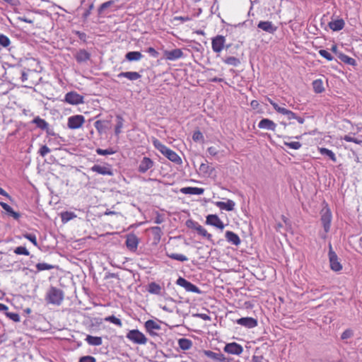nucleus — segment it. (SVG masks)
Wrapping results in <instances>:
<instances>
[{
  "label": "nucleus",
  "instance_id": "49",
  "mask_svg": "<svg viewBox=\"0 0 362 362\" xmlns=\"http://www.w3.org/2000/svg\"><path fill=\"white\" fill-rule=\"evenodd\" d=\"M5 315L6 317H8L9 319L13 320L15 322H20V316L18 313H10V312H5Z\"/></svg>",
  "mask_w": 362,
  "mask_h": 362
},
{
  "label": "nucleus",
  "instance_id": "26",
  "mask_svg": "<svg viewBox=\"0 0 362 362\" xmlns=\"http://www.w3.org/2000/svg\"><path fill=\"white\" fill-rule=\"evenodd\" d=\"M328 25L333 31H339L344 28L345 23L342 18H340L330 21Z\"/></svg>",
  "mask_w": 362,
  "mask_h": 362
},
{
  "label": "nucleus",
  "instance_id": "10",
  "mask_svg": "<svg viewBox=\"0 0 362 362\" xmlns=\"http://www.w3.org/2000/svg\"><path fill=\"white\" fill-rule=\"evenodd\" d=\"M64 101L71 105H78L83 103V97L75 91H71L65 95Z\"/></svg>",
  "mask_w": 362,
  "mask_h": 362
},
{
  "label": "nucleus",
  "instance_id": "55",
  "mask_svg": "<svg viewBox=\"0 0 362 362\" xmlns=\"http://www.w3.org/2000/svg\"><path fill=\"white\" fill-rule=\"evenodd\" d=\"M50 152V149L46 146H42L39 151V153L41 156L44 157Z\"/></svg>",
  "mask_w": 362,
  "mask_h": 362
},
{
  "label": "nucleus",
  "instance_id": "63",
  "mask_svg": "<svg viewBox=\"0 0 362 362\" xmlns=\"http://www.w3.org/2000/svg\"><path fill=\"white\" fill-rule=\"evenodd\" d=\"M286 116L287 117L288 119H292L297 118L296 114L289 110H288Z\"/></svg>",
  "mask_w": 362,
  "mask_h": 362
},
{
  "label": "nucleus",
  "instance_id": "19",
  "mask_svg": "<svg viewBox=\"0 0 362 362\" xmlns=\"http://www.w3.org/2000/svg\"><path fill=\"white\" fill-rule=\"evenodd\" d=\"M144 327L146 332L152 337L157 336V333L154 330L160 329V326L152 320H148L145 322Z\"/></svg>",
  "mask_w": 362,
  "mask_h": 362
},
{
  "label": "nucleus",
  "instance_id": "9",
  "mask_svg": "<svg viewBox=\"0 0 362 362\" xmlns=\"http://www.w3.org/2000/svg\"><path fill=\"white\" fill-rule=\"evenodd\" d=\"M226 37L223 35H218L212 38L211 47L214 52L219 53L224 48Z\"/></svg>",
  "mask_w": 362,
  "mask_h": 362
},
{
  "label": "nucleus",
  "instance_id": "57",
  "mask_svg": "<svg viewBox=\"0 0 362 362\" xmlns=\"http://www.w3.org/2000/svg\"><path fill=\"white\" fill-rule=\"evenodd\" d=\"M94 5L93 3L90 4L88 6V8L86 10V11L83 14V18L84 20H86L88 17L90 15L91 11L93 9Z\"/></svg>",
  "mask_w": 362,
  "mask_h": 362
},
{
  "label": "nucleus",
  "instance_id": "25",
  "mask_svg": "<svg viewBox=\"0 0 362 362\" xmlns=\"http://www.w3.org/2000/svg\"><path fill=\"white\" fill-rule=\"evenodd\" d=\"M181 192L186 194H197L201 195L204 193V189L203 188L195 187H187L181 189Z\"/></svg>",
  "mask_w": 362,
  "mask_h": 362
},
{
  "label": "nucleus",
  "instance_id": "13",
  "mask_svg": "<svg viewBox=\"0 0 362 362\" xmlns=\"http://www.w3.org/2000/svg\"><path fill=\"white\" fill-rule=\"evenodd\" d=\"M236 323L248 329L254 328L257 326V320L251 317L239 318L236 320Z\"/></svg>",
  "mask_w": 362,
  "mask_h": 362
},
{
  "label": "nucleus",
  "instance_id": "29",
  "mask_svg": "<svg viewBox=\"0 0 362 362\" xmlns=\"http://www.w3.org/2000/svg\"><path fill=\"white\" fill-rule=\"evenodd\" d=\"M337 57L344 63L351 65V66H356V61L348 55L344 54V53H339L337 54Z\"/></svg>",
  "mask_w": 362,
  "mask_h": 362
},
{
  "label": "nucleus",
  "instance_id": "47",
  "mask_svg": "<svg viewBox=\"0 0 362 362\" xmlns=\"http://www.w3.org/2000/svg\"><path fill=\"white\" fill-rule=\"evenodd\" d=\"M25 238L30 240L35 246L37 247L36 235L33 233H25L23 235Z\"/></svg>",
  "mask_w": 362,
  "mask_h": 362
},
{
  "label": "nucleus",
  "instance_id": "46",
  "mask_svg": "<svg viewBox=\"0 0 362 362\" xmlns=\"http://www.w3.org/2000/svg\"><path fill=\"white\" fill-rule=\"evenodd\" d=\"M11 44L10 39L4 34H0V45L3 47H7Z\"/></svg>",
  "mask_w": 362,
  "mask_h": 362
},
{
  "label": "nucleus",
  "instance_id": "41",
  "mask_svg": "<svg viewBox=\"0 0 362 362\" xmlns=\"http://www.w3.org/2000/svg\"><path fill=\"white\" fill-rule=\"evenodd\" d=\"M196 230H197V232L198 233L199 235L206 238L209 240H211V238H212L211 234L209 233L206 231V230L204 228H203L200 224H199V226H197Z\"/></svg>",
  "mask_w": 362,
  "mask_h": 362
},
{
  "label": "nucleus",
  "instance_id": "24",
  "mask_svg": "<svg viewBox=\"0 0 362 362\" xmlns=\"http://www.w3.org/2000/svg\"><path fill=\"white\" fill-rule=\"evenodd\" d=\"M225 237L228 242L232 243L234 245L238 246L240 243V239L239 236L233 231H226Z\"/></svg>",
  "mask_w": 362,
  "mask_h": 362
},
{
  "label": "nucleus",
  "instance_id": "30",
  "mask_svg": "<svg viewBox=\"0 0 362 362\" xmlns=\"http://www.w3.org/2000/svg\"><path fill=\"white\" fill-rule=\"evenodd\" d=\"M86 341L89 345L92 346H100L103 343V340L100 337H94L91 335H87Z\"/></svg>",
  "mask_w": 362,
  "mask_h": 362
},
{
  "label": "nucleus",
  "instance_id": "20",
  "mask_svg": "<svg viewBox=\"0 0 362 362\" xmlns=\"http://www.w3.org/2000/svg\"><path fill=\"white\" fill-rule=\"evenodd\" d=\"M257 28L262 30L273 34L276 32L277 27L275 26L271 21H259L257 24Z\"/></svg>",
  "mask_w": 362,
  "mask_h": 362
},
{
  "label": "nucleus",
  "instance_id": "23",
  "mask_svg": "<svg viewBox=\"0 0 362 362\" xmlns=\"http://www.w3.org/2000/svg\"><path fill=\"white\" fill-rule=\"evenodd\" d=\"M215 205L221 209L231 211L234 209L235 204L233 200L228 199L226 202H215Z\"/></svg>",
  "mask_w": 362,
  "mask_h": 362
},
{
  "label": "nucleus",
  "instance_id": "60",
  "mask_svg": "<svg viewBox=\"0 0 362 362\" xmlns=\"http://www.w3.org/2000/svg\"><path fill=\"white\" fill-rule=\"evenodd\" d=\"M0 206L9 214L13 209L6 203L0 202Z\"/></svg>",
  "mask_w": 362,
  "mask_h": 362
},
{
  "label": "nucleus",
  "instance_id": "45",
  "mask_svg": "<svg viewBox=\"0 0 362 362\" xmlns=\"http://www.w3.org/2000/svg\"><path fill=\"white\" fill-rule=\"evenodd\" d=\"M284 145L288 147L289 148H293L296 150L299 149L302 146L301 143L298 141H284Z\"/></svg>",
  "mask_w": 362,
  "mask_h": 362
},
{
  "label": "nucleus",
  "instance_id": "54",
  "mask_svg": "<svg viewBox=\"0 0 362 362\" xmlns=\"http://www.w3.org/2000/svg\"><path fill=\"white\" fill-rule=\"evenodd\" d=\"M186 225L188 228L194 229L195 230H197V226H199V224L197 222L192 220L187 221Z\"/></svg>",
  "mask_w": 362,
  "mask_h": 362
},
{
  "label": "nucleus",
  "instance_id": "15",
  "mask_svg": "<svg viewBox=\"0 0 362 362\" xmlns=\"http://www.w3.org/2000/svg\"><path fill=\"white\" fill-rule=\"evenodd\" d=\"M163 54L167 60L174 61L182 58L183 52L180 49H175L170 51L165 50Z\"/></svg>",
  "mask_w": 362,
  "mask_h": 362
},
{
  "label": "nucleus",
  "instance_id": "51",
  "mask_svg": "<svg viewBox=\"0 0 362 362\" xmlns=\"http://www.w3.org/2000/svg\"><path fill=\"white\" fill-rule=\"evenodd\" d=\"M343 139L348 142H354L357 144H361L362 140L358 139L357 138L353 137L351 135H345L343 138Z\"/></svg>",
  "mask_w": 362,
  "mask_h": 362
},
{
  "label": "nucleus",
  "instance_id": "40",
  "mask_svg": "<svg viewBox=\"0 0 362 362\" xmlns=\"http://www.w3.org/2000/svg\"><path fill=\"white\" fill-rule=\"evenodd\" d=\"M37 272H39L44 270H50L54 268V266L45 262L37 263L36 264Z\"/></svg>",
  "mask_w": 362,
  "mask_h": 362
},
{
  "label": "nucleus",
  "instance_id": "35",
  "mask_svg": "<svg viewBox=\"0 0 362 362\" xmlns=\"http://www.w3.org/2000/svg\"><path fill=\"white\" fill-rule=\"evenodd\" d=\"M153 235V239L156 242H159L161 236L163 235V232L161 228L159 226L151 227L150 229Z\"/></svg>",
  "mask_w": 362,
  "mask_h": 362
},
{
  "label": "nucleus",
  "instance_id": "22",
  "mask_svg": "<svg viewBox=\"0 0 362 362\" xmlns=\"http://www.w3.org/2000/svg\"><path fill=\"white\" fill-rule=\"evenodd\" d=\"M258 127L262 129L275 131L276 124L269 119L264 118L258 123Z\"/></svg>",
  "mask_w": 362,
  "mask_h": 362
},
{
  "label": "nucleus",
  "instance_id": "8",
  "mask_svg": "<svg viewBox=\"0 0 362 362\" xmlns=\"http://www.w3.org/2000/svg\"><path fill=\"white\" fill-rule=\"evenodd\" d=\"M84 122L85 118L83 115H74L68 118L67 126L71 129H76L80 128Z\"/></svg>",
  "mask_w": 362,
  "mask_h": 362
},
{
  "label": "nucleus",
  "instance_id": "14",
  "mask_svg": "<svg viewBox=\"0 0 362 362\" xmlns=\"http://www.w3.org/2000/svg\"><path fill=\"white\" fill-rule=\"evenodd\" d=\"M139 240L137 236L134 233H130L127 235L126 245L127 247L132 252H134L138 247Z\"/></svg>",
  "mask_w": 362,
  "mask_h": 362
},
{
  "label": "nucleus",
  "instance_id": "2",
  "mask_svg": "<svg viewBox=\"0 0 362 362\" xmlns=\"http://www.w3.org/2000/svg\"><path fill=\"white\" fill-rule=\"evenodd\" d=\"M64 298V293L62 289L51 286L46 294L45 300L47 303L60 305L63 302Z\"/></svg>",
  "mask_w": 362,
  "mask_h": 362
},
{
  "label": "nucleus",
  "instance_id": "4",
  "mask_svg": "<svg viewBox=\"0 0 362 362\" xmlns=\"http://www.w3.org/2000/svg\"><path fill=\"white\" fill-rule=\"evenodd\" d=\"M330 269L334 272H339L342 269V265L339 261V258L336 252L333 250L331 243H329L328 252Z\"/></svg>",
  "mask_w": 362,
  "mask_h": 362
},
{
  "label": "nucleus",
  "instance_id": "11",
  "mask_svg": "<svg viewBox=\"0 0 362 362\" xmlns=\"http://www.w3.org/2000/svg\"><path fill=\"white\" fill-rule=\"evenodd\" d=\"M223 351L228 354L240 355L243 353V348L240 344L236 342H231L226 344Z\"/></svg>",
  "mask_w": 362,
  "mask_h": 362
},
{
  "label": "nucleus",
  "instance_id": "53",
  "mask_svg": "<svg viewBox=\"0 0 362 362\" xmlns=\"http://www.w3.org/2000/svg\"><path fill=\"white\" fill-rule=\"evenodd\" d=\"M78 362H96V360L93 356H85L81 357Z\"/></svg>",
  "mask_w": 362,
  "mask_h": 362
},
{
  "label": "nucleus",
  "instance_id": "32",
  "mask_svg": "<svg viewBox=\"0 0 362 362\" xmlns=\"http://www.w3.org/2000/svg\"><path fill=\"white\" fill-rule=\"evenodd\" d=\"M312 85L314 92L316 93H321L325 90L322 79H316L313 81Z\"/></svg>",
  "mask_w": 362,
  "mask_h": 362
},
{
  "label": "nucleus",
  "instance_id": "37",
  "mask_svg": "<svg viewBox=\"0 0 362 362\" xmlns=\"http://www.w3.org/2000/svg\"><path fill=\"white\" fill-rule=\"evenodd\" d=\"M223 62L228 65H231L235 67L240 64V59L235 57H228L226 59H223Z\"/></svg>",
  "mask_w": 362,
  "mask_h": 362
},
{
  "label": "nucleus",
  "instance_id": "48",
  "mask_svg": "<svg viewBox=\"0 0 362 362\" xmlns=\"http://www.w3.org/2000/svg\"><path fill=\"white\" fill-rule=\"evenodd\" d=\"M14 252L16 254V255H26V256H28L30 255V252L29 251L26 249V247H23V246H19V247H17L15 250H14Z\"/></svg>",
  "mask_w": 362,
  "mask_h": 362
},
{
  "label": "nucleus",
  "instance_id": "43",
  "mask_svg": "<svg viewBox=\"0 0 362 362\" xmlns=\"http://www.w3.org/2000/svg\"><path fill=\"white\" fill-rule=\"evenodd\" d=\"M192 139L195 142L203 143L204 141V137L203 136V134L199 130L194 132L192 135Z\"/></svg>",
  "mask_w": 362,
  "mask_h": 362
},
{
  "label": "nucleus",
  "instance_id": "7",
  "mask_svg": "<svg viewBox=\"0 0 362 362\" xmlns=\"http://www.w3.org/2000/svg\"><path fill=\"white\" fill-rule=\"evenodd\" d=\"M90 170L102 175L112 176L114 175L111 165L107 163H105L103 165H94L90 168Z\"/></svg>",
  "mask_w": 362,
  "mask_h": 362
},
{
  "label": "nucleus",
  "instance_id": "33",
  "mask_svg": "<svg viewBox=\"0 0 362 362\" xmlns=\"http://www.w3.org/2000/svg\"><path fill=\"white\" fill-rule=\"evenodd\" d=\"M319 152L324 156H327L331 160H332L334 163L337 162V157L334 154V153L326 148H319Z\"/></svg>",
  "mask_w": 362,
  "mask_h": 362
},
{
  "label": "nucleus",
  "instance_id": "56",
  "mask_svg": "<svg viewBox=\"0 0 362 362\" xmlns=\"http://www.w3.org/2000/svg\"><path fill=\"white\" fill-rule=\"evenodd\" d=\"M74 33H75V35H76L78 37V38L81 41H83V42H86L87 35L85 33H83V32H81L78 30H76V31H74Z\"/></svg>",
  "mask_w": 362,
  "mask_h": 362
},
{
  "label": "nucleus",
  "instance_id": "59",
  "mask_svg": "<svg viewBox=\"0 0 362 362\" xmlns=\"http://www.w3.org/2000/svg\"><path fill=\"white\" fill-rule=\"evenodd\" d=\"M192 20V18L188 16H175L174 17V21H180L182 23L184 22H186V21H191Z\"/></svg>",
  "mask_w": 362,
  "mask_h": 362
},
{
  "label": "nucleus",
  "instance_id": "64",
  "mask_svg": "<svg viewBox=\"0 0 362 362\" xmlns=\"http://www.w3.org/2000/svg\"><path fill=\"white\" fill-rule=\"evenodd\" d=\"M264 359L262 356H253L252 362H264Z\"/></svg>",
  "mask_w": 362,
  "mask_h": 362
},
{
  "label": "nucleus",
  "instance_id": "58",
  "mask_svg": "<svg viewBox=\"0 0 362 362\" xmlns=\"http://www.w3.org/2000/svg\"><path fill=\"white\" fill-rule=\"evenodd\" d=\"M146 52L153 57L157 58L159 55L158 52H157L153 47H148Z\"/></svg>",
  "mask_w": 362,
  "mask_h": 362
},
{
  "label": "nucleus",
  "instance_id": "62",
  "mask_svg": "<svg viewBox=\"0 0 362 362\" xmlns=\"http://www.w3.org/2000/svg\"><path fill=\"white\" fill-rule=\"evenodd\" d=\"M164 221V218L162 215L158 214L154 218V223L157 224H160Z\"/></svg>",
  "mask_w": 362,
  "mask_h": 362
},
{
  "label": "nucleus",
  "instance_id": "17",
  "mask_svg": "<svg viewBox=\"0 0 362 362\" xmlns=\"http://www.w3.org/2000/svg\"><path fill=\"white\" fill-rule=\"evenodd\" d=\"M91 54L87 50L84 49H80L77 52L74 54V58L76 62L79 64L85 63L90 60Z\"/></svg>",
  "mask_w": 362,
  "mask_h": 362
},
{
  "label": "nucleus",
  "instance_id": "6",
  "mask_svg": "<svg viewBox=\"0 0 362 362\" xmlns=\"http://www.w3.org/2000/svg\"><path fill=\"white\" fill-rule=\"evenodd\" d=\"M176 284L184 288L187 292H192L198 294H201L202 293V291L197 286L181 276L177 279Z\"/></svg>",
  "mask_w": 362,
  "mask_h": 362
},
{
  "label": "nucleus",
  "instance_id": "61",
  "mask_svg": "<svg viewBox=\"0 0 362 362\" xmlns=\"http://www.w3.org/2000/svg\"><path fill=\"white\" fill-rule=\"evenodd\" d=\"M94 127L99 132H101L103 129V122L100 120L95 121L94 123Z\"/></svg>",
  "mask_w": 362,
  "mask_h": 362
},
{
  "label": "nucleus",
  "instance_id": "31",
  "mask_svg": "<svg viewBox=\"0 0 362 362\" xmlns=\"http://www.w3.org/2000/svg\"><path fill=\"white\" fill-rule=\"evenodd\" d=\"M143 57L141 52L136 51L129 52L126 54L125 58L129 61H139Z\"/></svg>",
  "mask_w": 362,
  "mask_h": 362
},
{
  "label": "nucleus",
  "instance_id": "36",
  "mask_svg": "<svg viewBox=\"0 0 362 362\" xmlns=\"http://www.w3.org/2000/svg\"><path fill=\"white\" fill-rule=\"evenodd\" d=\"M117 124L115 128V134L118 136L122 132V129L123 127L124 119L121 115H117Z\"/></svg>",
  "mask_w": 362,
  "mask_h": 362
},
{
  "label": "nucleus",
  "instance_id": "28",
  "mask_svg": "<svg viewBox=\"0 0 362 362\" xmlns=\"http://www.w3.org/2000/svg\"><path fill=\"white\" fill-rule=\"evenodd\" d=\"M177 344L179 347L183 351L190 349L193 344L192 340L187 338L179 339L177 341Z\"/></svg>",
  "mask_w": 362,
  "mask_h": 362
},
{
  "label": "nucleus",
  "instance_id": "5",
  "mask_svg": "<svg viewBox=\"0 0 362 362\" xmlns=\"http://www.w3.org/2000/svg\"><path fill=\"white\" fill-rule=\"evenodd\" d=\"M320 215H321L320 220H321L322 224L323 226L325 232L327 233L329 232V230L330 229V225H331V221H332L331 211L327 206L324 207L320 211Z\"/></svg>",
  "mask_w": 362,
  "mask_h": 362
},
{
  "label": "nucleus",
  "instance_id": "18",
  "mask_svg": "<svg viewBox=\"0 0 362 362\" xmlns=\"http://www.w3.org/2000/svg\"><path fill=\"white\" fill-rule=\"evenodd\" d=\"M203 353L206 356L216 362H228L227 358L221 353H215L210 350H204Z\"/></svg>",
  "mask_w": 362,
  "mask_h": 362
},
{
  "label": "nucleus",
  "instance_id": "39",
  "mask_svg": "<svg viewBox=\"0 0 362 362\" xmlns=\"http://www.w3.org/2000/svg\"><path fill=\"white\" fill-rule=\"evenodd\" d=\"M114 4L113 0L107 1L103 4H102L100 7L98 8V16H102L105 9L111 6Z\"/></svg>",
  "mask_w": 362,
  "mask_h": 362
},
{
  "label": "nucleus",
  "instance_id": "52",
  "mask_svg": "<svg viewBox=\"0 0 362 362\" xmlns=\"http://www.w3.org/2000/svg\"><path fill=\"white\" fill-rule=\"evenodd\" d=\"M319 54H320V56L325 58L328 61H332L334 59L332 54L325 49H320L319 51Z\"/></svg>",
  "mask_w": 362,
  "mask_h": 362
},
{
  "label": "nucleus",
  "instance_id": "3",
  "mask_svg": "<svg viewBox=\"0 0 362 362\" xmlns=\"http://www.w3.org/2000/svg\"><path fill=\"white\" fill-rule=\"evenodd\" d=\"M126 337L131 341L137 344H145L147 342V338L139 329L129 330Z\"/></svg>",
  "mask_w": 362,
  "mask_h": 362
},
{
  "label": "nucleus",
  "instance_id": "44",
  "mask_svg": "<svg viewBox=\"0 0 362 362\" xmlns=\"http://www.w3.org/2000/svg\"><path fill=\"white\" fill-rule=\"evenodd\" d=\"M95 151L98 155L101 156L112 155L115 153V151L113 150L112 148H109L107 149H102L98 148L95 150Z\"/></svg>",
  "mask_w": 362,
  "mask_h": 362
},
{
  "label": "nucleus",
  "instance_id": "27",
  "mask_svg": "<svg viewBox=\"0 0 362 362\" xmlns=\"http://www.w3.org/2000/svg\"><path fill=\"white\" fill-rule=\"evenodd\" d=\"M147 291H148V292H149L150 293H152V294H156V295H158V296L163 295L162 287L156 282L149 283L148 285Z\"/></svg>",
  "mask_w": 362,
  "mask_h": 362
},
{
  "label": "nucleus",
  "instance_id": "21",
  "mask_svg": "<svg viewBox=\"0 0 362 362\" xmlns=\"http://www.w3.org/2000/svg\"><path fill=\"white\" fill-rule=\"evenodd\" d=\"M117 77L118 78H126L131 81H134L140 79L141 75L136 71H125L119 73Z\"/></svg>",
  "mask_w": 362,
  "mask_h": 362
},
{
  "label": "nucleus",
  "instance_id": "34",
  "mask_svg": "<svg viewBox=\"0 0 362 362\" xmlns=\"http://www.w3.org/2000/svg\"><path fill=\"white\" fill-rule=\"evenodd\" d=\"M33 123L35 124L37 127L42 130H45L49 127V124L40 117H36L33 119Z\"/></svg>",
  "mask_w": 362,
  "mask_h": 362
},
{
  "label": "nucleus",
  "instance_id": "12",
  "mask_svg": "<svg viewBox=\"0 0 362 362\" xmlns=\"http://www.w3.org/2000/svg\"><path fill=\"white\" fill-rule=\"evenodd\" d=\"M206 223L213 226L221 230L224 228V224L219 217L216 214H209L206 216Z\"/></svg>",
  "mask_w": 362,
  "mask_h": 362
},
{
  "label": "nucleus",
  "instance_id": "50",
  "mask_svg": "<svg viewBox=\"0 0 362 362\" xmlns=\"http://www.w3.org/2000/svg\"><path fill=\"white\" fill-rule=\"evenodd\" d=\"M354 336V332L352 329H347L346 330H344L341 335V339L342 340H345V339H350L351 337H352Z\"/></svg>",
  "mask_w": 362,
  "mask_h": 362
},
{
  "label": "nucleus",
  "instance_id": "1",
  "mask_svg": "<svg viewBox=\"0 0 362 362\" xmlns=\"http://www.w3.org/2000/svg\"><path fill=\"white\" fill-rule=\"evenodd\" d=\"M154 147L159 151L163 156H165L170 161L176 163H182L181 158L176 152L168 148L165 145L162 144L158 139H154L153 141Z\"/></svg>",
  "mask_w": 362,
  "mask_h": 362
},
{
  "label": "nucleus",
  "instance_id": "16",
  "mask_svg": "<svg viewBox=\"0 0 362 362\" xmlns=\"http://www.w3.org/2000/svg\"><path fill=\"white\" fill-rule=\"evenodd\" d=\"M153 161L150 158L144 157L139 165L138 171L145 173L153 166Z\"/></svg>",
  "mask_w": 362,
  "mask_h": 362
},
{
  "label": "nucleus",
  "instance_id": "42",
  "mask_svg": "<svg viewBox=\"0 0 362 362\" xmlns=\"http://www.w3.org/2000/svg\"><path fill=\"white\" fill-rule=\"evenodd\" d=\"M105 320L106 322H110L111 323H113L119 327H121L122 326V321L120 320V319L117 318L115 315H110V316L106 317L105 318Z\"/></svg>",
  "mask_w": 362,
  "mask_h": 362
},
{
  "label": "nucleus",
  "instance_id": "38",
  "mask_svg": "<svg viewBox=\"0 0 362 362\" xmlns=\"http://www.w3.org/2000/svg\"><path fill=\"white\" fill-rule=\"evenodd\" d=\"M167 256L170 257V259L177 260L180 262H185L188 260V258L182 254H177V253H166Z\"/></svg>",
  "mask_w": 362,
  "mask_h": 362
}]
</instances>
